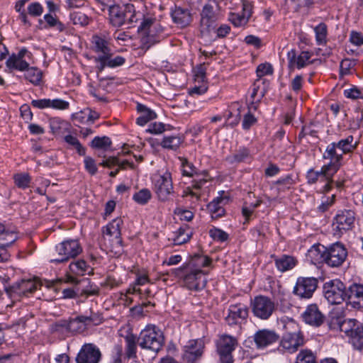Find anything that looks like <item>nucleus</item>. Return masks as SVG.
<instances>
[{
	"label": "nucleus",
	"mask_w": 363,
	"mask_h": 363,
	"mask_svg": "<svg viewBox=\"0 0 363 363\" xmlns=\"http://www.w3.org/2000/svg\"><path fill=\"white\" fill-rule=\"evenodd\" d=\"M25 78L34 85H38L42 79V72L35 67H28L26 69Z\"/></svg>",
	"instance_id": "42"
},
{
	"label": "nucleus",
	"mask_w": 363,
	"mask_h": 363,
	"mask_svg": "<svg viewBox=\"0 0 363 363\" xmlns=\"http://www.w3.org/2000/svg\"><path fill=\"white\" fill-rule=\"evenodd\" d=\"M209 235L214 240L219 242L226 241L228 238V234L221 229L213 228L209 230Z\"/></svg>",
	"instance_id": "58"
},
{
	"label": "nucleus",
	"mask_w": 363,
	"mask_h": 363,
	"mask_svg": "<svg viewBox=\"0 0 363 363\" xmlns=\"http://www.w3.org/2000/svg\"><path fill=\"white\" fill-rule=\"evenodd\" d=\"M242 4V11L241 13H231L229 20L235 27L245 26L252 15V5L247 0H239Z\"/></svg>",
	"instance_id": "21"
},
{
	"label": "nucleus",
	"mask_w": 363,
	"mask_h": 363,
	"mask_svg": "<svg viewBox=\"0 0 363 363\" xmlns=\"http://www.w3.org/2000/svg\"><path fill=\"white\" fill-rule=\"evenodd\" d=\"M356 65L355 60L348 58L344 59L340 62V72L341 75H347L350 73V70Z\"/></svg>",
	"instance_id": "57"
},
{
	"label": "nucleus",
	"mask_w": 363,
	"mask_h": 363,
	"mask_svg": "<svg viewBox=\"0 0 363 363\" xmlns=\"http://www.w3.org/2000/svg\"><path fill=\"white\" fill-rule=\"evenodd\" d=\"M318 280L315 277H300L294 287V294L301 298H310L318 287Z\"/></svg>",
	"instance_id": "12"
},
{
	"label": "nucleus",
	"mask_w": 363,
	"mask_h": 363,
	"mask_svg": "<svg viewBox=\"0 0 363 363\" xmlns=\"http://www.w3.org/2000/svg\"><path fill=\"white\" fill-rule=\"evenodd\" d=\"M238 345L236 337L223 335L217 342V352L219 355L220 363H233L232 352Z\"/></svg>",
	"instance_id": "9"
},
{
	"label": "nucleus",
	"mask_w": 363,
	"mask_h": 363,
	"mask_svg": "<svg viewBox=\"0 0 363 363\" xmlns=\"http://www.w3.org/2000/svg\"><path fill=\"white\" fill-rule=\"evenodd\" d=\"M39 284L34 280H22L14 286V291L18 295L28 296V294L35 291Z\"/></svg>",
	"instance_id": "34"
},
{
	"label": "nucleus",
	"mask_w": 363,
	"mask_h": 363,
	"mask_svg": "<svg viewBox=\"0 0 363 363\" xmlns=\"http://www.w3.org/2000/svg\"><path fill=\"white\" fill-rule=\"evenodd\" d=\"M182 167L184 176L193 177H199L201 174L194 165L186 159L182 160Z\"/></svg>",
	"instance_id": "50"
},
{
	"label": "nucleus",
	"mask_w": 363,
	"mask_h": 363,
	"mask_svg": "<svg viewBox=\"0 0 363 363\" xmlns=\"http://www.w3.org/2000/svg\"><path fill=\"white\" fill-rule=\"evenodd\" d=\"M218 8V4L216 0H208L201 12V25L208 31L217 20L216 10Z\"/></svg>",
	"instance_id": "17"
},
{
	"label": "nucleus",
	"mask_w": 363,
	"mask_h": 363,
	"mask_svg": "<svg viewBox=\"0 0 363 363\" xmlns=\"http://www.w3.org/2000/svg\"><path fill=\"white\" fill-rule=\"evenodd\" d=\"M162 31L160 25L152 18H145L138 28L141 35L142 49L147 50L151 46L160 41L157 34Z\"/></svg>",
	"instance_id": "5"
},
{
	"label": "nucleus",
	"mask_w": 363,
	"mask_h": 363,
	"mask_svg": "<svg viewBox=\"0 0 363 363\" xmlns=\"http://www.w3.org/2000/svg\"><path fill=\"white\" fill-rule=\"evenodd\" d=\"M324 296L330 304L345 301V285L340 279H333L323 285Z\"/></svg>",
	"instance_id": "7"
},
{
	"label": "nucleus",
	"mask_w": 363,
	"mask_h": 363,
	"mask_svg": "<svg viewBox=\"0 0 363 363\" xmlns=\"http://www.w3.org/2000/svg\"><path fill=\"white\" fill-rule=\"evenodd\" d=\"M356 214L350 209L339 210L334 217L333 225L340 233L352 229L354 225Z\"/></svg>",
	"instance_id": "13"
},
{
	"label": "nucleus",
	"mask_w": 363,
	"mask_h": 363,
	"mask_svg": "<svg viewBox=\"0 0 363 363\" xmlns=\"http://www.w3.org/2000/svg\"><path fill=\"white\" fill-rule=\"evenodd\" d=\"M100 320L96 315H80L69 320H62L56 324L57 328H62L72 333H82L91 324L99 325Z\"/></svg>",
	"instance_id": "6"
},
{
	"label": "nucleus",
	"mask_w": 363,
	"mask_h": 363,
	"mask_svg": "<svg viewBox=\"0 0 363 363\" xmlns=\"http://www.w3.org/2000/svg\"><path fill=\"white\" fill-rule=\"evenodd\" d=\"M302 317L306 323L314 327L320 326L325 321V315L316 304L308 306Z\"/></svg>",
	"instance_id": "19"
},
{
	"label": "nucleus",
	"mask_w": 363,
	"mask_h": 363,
	"mask_svg": "<svg viewBox=\"0 0 363 363\" xmlns=\"http://www.w3.org/2000/svg\"><path fill=\"white\" fill-rule=\"evenodd\" d=\"M15 184L21 189H25L30 186L31 177L27 173H18L13 176Z\"/></svg>",
	"instance_id": "49"
},
{
	"label": "nucleus",
	"mask_w": 363,
	"mask_h": 363,
	"mask_svg": "<svg viewBox=\"0 0 363 363\" xmlns=\"http://www.w3.org/2000/svg\"><path fill=\"white\" fill-rule=\"evenodd\" d=\"M227 198L222 196H217L208 205V209L213 219H217L225 214L223 206L226 203Z\"/></svg>",
	"instance_id": "29"
},
{
	"label": "nucleus",
	"mask_w": 363,
	"mask_h": 363,
	"mask_svg": "<svg viewBox=\"0 0 363 363\" xmlns=\"http://www.w3.org/2000/svg\"><path fill=\"white\" fill-rule=\"evenodd\" d=\"M137 111L140 113V116L137 118L136 123L140 126L145 125L150 121L157 117L156 113L153 111L141 104H138Z\"/></svg>",
	"instance_id": "35"
},
{
	"label": "nucleus",
	"mask_w": 363,
	"mask_h": 363,
	"mask_svg": "<svg viewBox=\"0 0 363 363\" xmlns=\"http://www.w3.org/2000/svg\"><path fill=\"white\" fill-rule=\"evenodd\" d=\"M361 323L358 322L355 319H345L342 321L338 323L339 329L340 331L345 333L348 337L352 331L356 330L357 324Z\"/></svg>",
	"instance_id": "43"
},
{
	"label": "nucleus",
	"mask_w": 363,
	"mask_h": 363,
	"mask_svg": "<svg viewBox=\"0 0 363 363\" xmlns=\"http://www.w3.org/2000/svg\"><path fill=\"white\" fill-rule=\"evenodd\" d=\"M248 316V309L242 303L232 304L229 306L228 314L225 320L229 325H236L245 320Z\"/></svg>",
	"instance_id": "18"
},
{
	"label": "nucleus",
	"mask_w": 363,
	"mask_h": 363,
	"mask_svg": "<svg viewBox=\"0 0 363 363\" xmlns=\"http://www.w3.org/2000/svg\"><path fill=\"white\" fill-rule=\"evenodd\" d=\"M101 62L96 66L97 69L100 72L103 71L106 67H116L121 66L123 65L125 61L124 57L119 55L112 57L111 52L107 57H101Z\"/></svg>",
	"instance_id": "37"
},
{
	"label": "nucleus",
	"mask_w": 363,
	"mask_h": 363,
	"mask_svg": "<svg viewBox=\"0 0 363 363\" xmlns=\"http://www.w3.org/2000/svg\"><path fill=\"white\" fill-rule=\"evenodd\" d=\"M111 363H122L124 359L123 349L121 345H114L111 356Z\"/></svg>",
	"instance_id": "54"
},
{
	"label": "nucleus",
	"mask_w": 363,
	"mask_h": 363,
	"mask_svg": "<svg viewBox=\"0 0 363 363\" xmlns=\"http://www.w3.org/2000/svg\"><path fill=\"white\" fill-rule=\"evenodd\" d=\"M82 252V248L77 240L69 239L56 245L52 252V263H62L75 258Z\"/></svg>",
	"instance_id": "3"
},
{
	"label": "nucleus",
	"mask_w": 363,
	"mask_h": 363,
	"mask_svg": "<svg viewBox=\"0 0 363 363\" xmlns=\"http://www.w3.org/2000/svg\"><path fill=\"white\" fill-rule=\"evenodd\" d=\"M28 66V62L16 57L14 53L10 55L6 62V67L10 72L13 70L24 72Z\"/></svg>",
	"instance_id": "36"
},
{
	"label": "nucleus",
	"mask_w": 363,
	"mask_h": 363,
	"mask_svg": "<svg viewBox=\"0 0 363 363\" xmlns=\"http://www.w3.org/2000/svg\"><path fill=\"white\" fill-rule=\"evenodd\" d=\"M347 257V250L340 242H335L326 247L325 264L331 267L341 266Z\"/></svg>",
	"instance_id": "11"
},
{
	"label": "nucleus",
	"mask_w": 363,
	"mask_h": 363,
	"mask_svg": "<svg viewBox=\"0 0 363 363\" xmlns=\"http://www.w3.org/2000/svg\"><path fill=\"white\" fill-rule=\"evenodd\" d=\"M251 308L253 315L262 320L269 319L275 311V303L269 297L259 295L251 301Z\"/></svg>",
	"instance_id": "8"
},
{
	"label": "nucleus",
	"mask_w": 363,
	"mask_h": 363,
	"mask_svg": "<svg viewBox=\"0 0 363 363\" xmlns=\"http://www.w3.org/2000/svg\"><path fill=\"white\" fill-rule=\"evenodd\" d=\"M335 195L333 194L330 197H323L321 203L318 206V209L320 212H325L335 203Z\"/></svg>",
	"instance_id": "64"
},
{
	"label": "nucleus",
	"mask_w": 363,
	"mask_h": 363,
	"mask_svg": "<svg viewBox=\"0 0 363 363\" xmlns=\"http://www.w3.org/2000/svg\"><path fill=\"white\" fill-rule=\"evenodd\" d=\"M296 363H316V357L310 350H302L296 357Z\"/></svg>",
	"instance_id": "47"
},
{
	"label": "nucleus",
	"mask_w": 363,
	"mask_h": 363,
	"mask_svg": "<svg viewBox=\"0 0 363 363\" xmlns=\"http://www.w3.org/2000/svg\"><path fill=\"white\" fill-rule=\"evenodd\" d=\"M90 113V108H86L76 113L74 115V120L83 124L89 123V114Z\"/></svg>",
	"instance_id": "63"
},
{
	"label": "nucleus",
	"mask_w": 363,
	"mask_h": 363,
	"mask_svg": "<svg viewBox=\"0 0 363 363\" xmlns=\"http://www.w3.org/2000/svg\"><path fill=\"white\" fill-rule=\"evenodd\" d=\"M276 184L278 185V191L279 192H284L286 190L290 189L293 184H294V182L292 177L288 175L285 178L277 180Z\"/></svg>",
	"instance_id": "59"
},
{
	"label": "nucleus",
	"mask_w": 363,
	"mask_h": 363,
	"mask_svg": "<svg viewBox=\"0 0 363 363\" xmlns=\"http://www.w3.org/2000/svg\"><path fill=\"white\" fill-rule=\"evenodd\" d=\"M345 301H349L354 308L363 306V285L353 284L345 287Z\"/></svg>",
	"instance_id": "26"
},
{
	"label": "nucleus",
	"mask_w": 363,
	"mask_h": 363,
	"mask_svg": "<svg viewBox=\"0 0 363 363\" xmlns=\"http://www.w3.org/2000/svg\"><path fill=\"white\" fill-rule=\"evenodd\" d=\"M278 340L279 336L274 331L267 329L260 330L254 335V340L258 348H264Z\"/></svg>",
	"instance_id": "27"
},
{
	"label": "nucleus",
	"mask_w": 363,
	"mask_h": 363,
	"mask_svg": "<svg viewBox=\"0 0 363 363\" xmlns=\"http://www.w3.org/2000/svg\"><path fill=\"white\" fill-rule=\"evenodd\" d=\"M314 32L317 44L319 45L325 44L328 35L327 26L324 23H319L314 28Z\"/></svg>",
	"instance_id": "45"
},
{
	"label": "nucleus",
	"mask_w": 363,
	"mask_h": 363,
	"mask_svg": "<svg viewBox=\"0 0 363 363\" xmlns=\"http://www.w3.org/2000/svg\"><path fill=\"white\" fill-rule=\"evenodd\" d=\"M126 5L120 6L119 5L109 6V21L115 27H120L125 24L128 13H126Z\"/></svg>",
	"instance_id": "28"
},
{
	"label": "nucleus",
	"mask_w": 363,
	"mask_h": 363,
	"mask_svg": "<svg viewBox=\"0 0 363 363\" xmlns=\"http://www.w3.org/2000/svg\"><path fill=\"white\" fill-rule=\"evenodd\" d=\"M303 345V337L300 331L286 333L281 342V345L289 352H294L298 348Z\"/></svg>",
	"instance_id": "22"
},
{
	"label": "nucleus",
	"mask_w": 363,
	"mask_h": 363,
	"mask_svg": "<svg viewBox=\"0 0 363 363\" xmlns=\"http://www.w3.org/2000/svg\"><path fill=\"white\" fill-rule=\"evenodd\" d=\"M342 156L343 154L339 151V149L335 145L334 142L327 146L323 157L325 160H329L330 162L327 164L335 172H337L342 165Z\"/></svg>",
	"instance_id": "20"
},
{
	"label": "nucleus",
	"mask_w": 363,
	"mask_h": 363,
	"mask_svg": "<svg viewBox=\"0 0 363 363\" xmlns=\"http://www.w3.org/2000/svg\"><path fill=\"white\" fill-rule=\"evenodd\" d=\"M211 262V259L208 257L201 255H195L191 257L188 263L184 264L183 266H185L189 269H201L203 267L208 266Z\"/></svg>",
	"instance_id": "38"
},
{
	"label": "nucleus",
	"mask_w": 363,
	"mask_h": 363,
	"mask_svg": "<svg viewBox=\"0 0 363 363\" xmlns=\"http://www.w3.org/2000/svg\"><path fill=\"white\" fill-rule=\"evenodd\" d=\"M111 145V140L107 136L95 137L91 142V147L96 149L106 150Z\"/></svg>",
	"instance_id": "51"
},
{
	"label": "nucleus",
	"mask_w": 363,
	"mask_h": 363,
	"mask_svg": "<svg viewBox=\"0 0 363 363\" xmlns=\"http://www.w3.org/2000/svg\"><path fill=\"white\" fill-rule=\"evenodd\" d=\"M123 224L121 218H116L103 228L104 242L106 248L116 256L123 252L121 228Z\"/></svg>",
	"instance_id": "1"
},
{
	"label": "nucleus",
	"mask_w": 363,
	"mask_h": 363,
	"mask_svg": "<svg viewBox=\"0 0 363 363\" xmlns=\"http://www.w3.org/2000/svg\"><path fill=\"white\" fill-rule=\"evenodd\" d=\"M192 230L188 225H182L174 233L172 238L174 245H181L189 241L192 236Z\"/></svg>",
	"instance_id": "32"
},
{
	"label": "nucleus",
	"mask_w": 363,
	"mask_h": 363,
	"mask_svg": "<svg viewBox=\"0 0 363 363\" xmlns=\"http://www.w3.org/2000/svg\"><path fill=\"white\" fill-rule=\"evenodd\" d=\"M125 352L124 359H134L137 357V343L138 338L132 333H129L124 337Z\"/></svg>",
	"instance_id": "30"
},
{
	"label": "nucleus",
	"mask_w": 363,
	"mask_h": 363,
	"mask_svg": "<svg viewBox=\"0 0 363 363\" xmlns=\"http://www.w3.org/2000/svg\"><path fill=\"white\" fill-rule=\"evenodd\" d=\"M172 273L180 279L182 285L188 290L199 291L206 287L207 279L202 269H189L182 265L173 269Z\"/></svg>",
	"instance_id": "2"
},
{
	"label": "nucleus",
	"mask_w": 363,
	"mask_h": 363,
	"mask_svg": "<svg viewBox=\"0 0 363 363\" xmlns=\"http://www.w3.org/2000/svg\"><path fill=\"white\" fill-rule=\"evenodd\" d=\"M49 108L56 110H66L69 108V104L68 101L62 100L61 99H50Z\"/></svg>",
	"instance_id": "61"
},
{
	"label": "nucleus",
	"mask_w": 363,
	"mask_h": 363,
	"mask_svg": "<svg viewBox=\"0 0 363 363\" xmlns=\"http://www.w3.org/2000/svg\"><path fill=\"white\" fill-rule=\"evenodd\" d=\"M65 141L70 148L75 149L79 155H85L86 149L82 146L77 137L72 135H67L64 138Z\"/></svg>",
	"instance_id": "46"
},
{
	"label": "nucleus",
	"mask_w": 363,
	"mask_h": 363,
	"mask_svg": "<svg viewBox=\"0 0 363 363\" xmlns=\"http://www.w3.org/2000/svg\"><path fill=\"white\" fill-rule=\"evenodd\" d=\"M101 353L98 347L92 343L84 344L79 350L77 357V363H99Z\"/></svg>",
	"instance_id": "15"
},
{
	"label": "nucleus",
	"mask_w": 363,
	"mask_h": 363,
	"mask_svg": "<svg viewBox=\"0 0 363 363\" xmlns=\"http://www.w3.org/2000/svg\"><path fill=\"white\" fill-rule=\"evenodd\" d=\"M256 72L258 79H262L265 75L272 74L273 73V68L269 63L260 64L257 67Z\"/></svg>",
	"instance_id": "60"
},
{
	"label": "nucleus",
	"mask_w": 363,
	"mask_h": 363,
	"mask_svg": "<svg viewBox=\"0 0 363 363\" xmlns=\"http://www.w3.org/2000/svg\"><path fill=\"white\" fill-rule=\"evenodd\" d=\"M138 343L141 349L150 350L157 354L164 345V337L155 325H147L140 332Z\"/></svg>",
	"instance_id": "4"
},
{
	"label": "nucleus",
	"mask_w": 363,
	"mask_h": 363,
	"mask_svg": "<svg viewBox=\"0 0 363 363\" xmlns=\"http://www.w3.org/2000/svg\"><path fill=\"white\" fill-rule=\"evenodd\" d=\"M335 145L344 155L353 152L357 147V143H354V137L350 135L337 143H335Z\"/></svg>",
	"instance_id": "39"
},
{
	"label": "nucleus",
	"mask_w": 363,
	"mask_h": 363,
	"mask_svg": "<svg viewBox=\"0 0 363 363\" xmlns=\"http://www.w3.org/2000/svg\"><path fill=\"white\" fill-rule=\"evenodd\" d=\"M326 247L322 245H313L307 253L308 257L313 264L325 263Z\"/></svg>",
	"instance_id": "31"
},
{
	"label": "nucleus",
	"mask_w": 363,
	"mask_h": 363,
	"mask_svg": "<svg viewBox=\"0 0 363 363\" xmlns=\"http://www.w3.org/2000/svg\"><path fill=\"white\" fill-rule=\"evenodd\" d=\"M155 189L158 199L166 201L174 194L172 174L165 171L162 174H159L155 179Z\"/></svg>",
	"instance_id": "10"
},
{
	"label": "nucleus",
	"mask_w": 363,
	"mask_h": 363,
	"mask_svg": "<svg viewBox=\"0 0 363 363\" xmlns=\"http://www.w3.org/2000/svg\"><path fill=\"white\" fill-rule=\"evenodd\" d=\"M171 16L173 22L180 28L189 26L193 21L191 11L180 6H175L171 12Z\"/></svg>",
	"instance_id": "23"
},
{
	"label": "nucleus",
	"mask_w": 363,
	"mask_h": 363,
	"mask_svg": "<svg viewBox=\"0 0 363 363\" xmlns=\"http://www.w3.org/2000/svg\"><path fill=\"white\" fill-rule=\"evenodd\" d=\"M152 198V194L148 189H142L133 196V199L140 205H145Z\"/></svg>",
	"instance_id": "48"
},
{
	"label": "nucleus",
	"mask_w": 363,
	"mask_h": 363,
	"mask_svg": "<svg viewBox=\"0 0 363 363\" xmlns=\"http://www.w3.org/2000/svg\"><path fill=\"white\" fill-rule=\"evenodd\" d=\"M28 13L33 17H38L43 13V7L38 2H33L28 6Z\"/></svg>",
	"instance_id": "62"
},
{
	"label": "nucleus",
	"mask_w": 363,
	"mask_h": 363,
	"mask_svg": "<svg viewBox=\"0 0 363 363\" xmlns=\"http://www.w3.org/2000/svg\"><path fill=\"white\" fill-rule=\"evenodd\" d=\"M350 342L359 350L363 349V325L357 324L356 330L352 332L349 336Z\"/></svg>",
	"instance_id": "40"
},
{
	"label": "nucleus",
	"mask_w": 363,
	"mask_h": 363,
	"mask_svg": "<svg viewBox=\"0 0 363 363\" xmlns=\"http://www.w3.org/2000/svg\"><path fill=\"white\" fill-rule=\"evenodd\" d=\"M313 54L309 51H302L298 54L294 49L287 53L288 67L291 70L295 68L301 69L311 63L310 60Z\"/></svg>",
	"instance_id": "16"
},
{
	"label": "nucleus",
	"mask_w": 363,
	"mask_h": 363,
	"mask_svg": "<svg viewBox=\"0 0 363 363\" xmlns=\"http://www.w3.org/2000/svg\"><path fill=\"white\" fill-rule=\"evenodd\" d=\"M91 44L92 50L97 54V56L94 58V61L99 65L101 62V57H106L110 55L111 50L109 47L108 42L99 35H94L92 37Z\"/></svg>",
	"instance_id": "24"
},
{
	"label": "nucleus",
	"mask_w": 363,
	"mask_h": 363,
	"mask_svg": "<svg viewBox=\"0 0 363 363\" xmlns=\"http://www.w3.org/2000/svg\"><path fill=\"white\" fill-rule=\"evenodd\" d=\"M204 343L201 339L191 340L184 347L182 363H196L203 354Z\"/></svg>",
	"instance_id": "14"
},
{
	"label": "nucleus",
	"mask_w": 363,
	"mask_h": 363,
	"mask_svg": "<svg viewBox=\"0 0 363 363\" xmlns=\"http://www.w3.org/2000/svg\"><path fill=\"white\" fill-rule=\"evenodd\" d=\"M43 18L47 23V26H45V28L56 27L57 29L60 32L65 30V27L64 24L51 13L45 14Z\"/></svg>",
	"instance_id": "52"
},
{
	"label": "nucleus",
	"mask_w": 363,
	"mask_h": 363,
	"mask_svg": "<svg viewBox=\"0 0 363 363\" xmlns=\"http://www.w3.org/2000/svg\"><path fill=\"white\" fill-rule=\"evenodd\" d=\"M182 142L183 140L179 135H169L163 138L160 145L164 149L177 150Z\"/></svg>",
	"instance_id": "41"
},
{
	"label": "nucleus",
	"mask_w": 363,
	"mask_h": 363,
	"mask_svg": "<svg viewBox=\"0 0 363 363\" xmlns=\"http://www.w3.org/2000/svg\"><path fill=\"white\" fill-rule=\"evenodd\" d=\"M257 122V118L249 111L243 116L242 128L244 130H249Z\"/></svg>",
	"instance_id": "56"
},
{
	"label": "nucleus",
	"mask_w": 363,
	"mask_h": 363,
	"mask_svg": "<svg viewBox=\"0 0 363 363\" xmlns=\"http://www.w3.org/2000/svg\"><path fill=\"white\" fill-rule=\"evenodd\" d=\"M70 20L74 25H79L82 26H86L89 23V18L87 16L81 12H73L70 13Z\"/></svg>",
	"instance_id": "55"
},
{
	"label": "nucleus",
	"mask_w": 363,
	"mask_h": 363,
	"mask_svg": "<svg viewBox=\"0 0 363 363\" xmlns=\"http://www.w3.org/2000/svg\"><path fill=\"white\" fill-rule=\"evenodd\" d=\"M333 169H332L328 164L323 165L320 171H315V173L317 174L318 179H320L321 180H328L334 176L336 173Z\"/></svg>",
	"instance_id": "53"
},
{
	"label": "nucleus",
	"mask_w": 363,
	"mask_h": 363,
	"mask_svg": "<svg viewBox=\"0 0 363 363\" xmlns=\"http://www.w3.org/2000/svg\"><path fill=\"white\" fill-rule=\"evenodd\" d=\"M278 270L284 272L293 269L297 264V259L291 255H283L274 259Z\"/></svg>",
	"instance_id": "33"
},
{
	"label": "nucleus",
	"mask_w": 363,
	"mask_h": 363,
	"mask_svg": "<svg viewBox=\"0 0 363 363\" xmlns=\"http://www.w3.org/2000/svg\"><path fill=\"white\" fill-rule=\"evenodd\" d=\"M69 270L72 273L83 276L89 269V265L83 259H79L76 262H71L69 266Z\"/></svg>",
	"instance_id": "44"
},
{
	"label": "nucleus",
	"mask_w": 363,
	"mask_h": 363,
	"mask_svg": "<svg viewBox=\"0 0 363 363\" xmlns=\"http://www.w3.org/2000/svg\"><path fill=\"white\" fill-rule=\"evenodd\" d=\"M269 85V81L265 79H257L255 81L252 86V93L250 94L252 107L254 109L257 108L256 104L264 96L268 90Z\"/></svg>",
	"instance_id": "25"
}]
</instances>
